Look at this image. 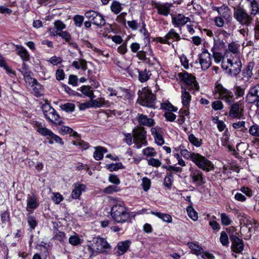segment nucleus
Returning <instances> with one entry per match:
<instances>
[{
  "label": "nucleus",
  "mask_w": 259,
  "mask_h": 259,
  "mask_svg": "<svg viewBox=\"0 0 259 259\" xmlns=\"http://www.w3.org/2000/svg\"><path fill=\"white\" fill-rule=\"evenodd\" d=\"M123 202L117 203L111 208V215L112 219L118 223L131 222V215L127 212Z\"/></svg>",
  "instance_id": "nucleus-1"
},
{
  "label": "nucleus",
  "mask_w": 259,
  "mask_h": 259,
  "mask_svg": "<svg viewBox=\"0 0 259 259\" xmlns=\"http://www.w3.org/2000/svg\"><path fill=\"white\" fill-rule=\"evenodd\" d=\"M93 241L95 248L93 247V244L88 246V250L91 253L90 257L99 253H107L111 249V245L104 238L97 236L93 238Z\"/></svg>",
  "instance_id": "nucleus-2"
},
{
  "label": "nucleus",
  "mask_w": 259,
  "mask_h": 259,
  "mask_svg": "<svg viewBox=\"0 0 259 259\" xmlns=\"http://www.w3.org/2000/svg\"><path fill=\"white\" fill-rule=\"evenodd\" d=\"M137 102L141 105L148 108H155L156 96L148 88H143L138 92Z\"/></svg>",
  "instance_id": "nucleus-3"
},
{
  "label": "nucleus",
  "mask_w": 259,
  "mask_h": 259,
  "mask_svg": "<svg viewBox=\"0 0 259 259\" xmlns=\"http://www.w3.org/2000/svg\"><path fill=\"white\" fill-rule=\"evenodd\" d=\"M213 92L216 99H221L228 104H231L234 102L233 93L224 88L221 84L216 83Z\"/></svg>",
  "instance_id": "nucleus-4"
},
{
  "label": "nucleus",
  "mask_w": 259,
  "mask_h": 259,
  "mask_svg": "<svg viewBox=\"0 0 259 259\" xmlns=\"http://www.w3.org/2000/svg\"><path fill=\"white\" fill-rule=\"evenodd\" d=\"M178 77L181 81H183L187 86L188 90L198 91L199 89L196 77L186 71L178 73Z\"/></svg>",
  "instance_id": "nucleus-5"
},
{
  "label": "nucleus",
  "mask_w": 259,
  "mask_h": 259,
  "mask_svg": "<svg viewBox=\"0 0 259 259\" xmlns=\"http://www.w3.org/2000/svg\"><path fill=\"white\" fill-rule=\"evenodd\" d=\"M192 161L200 169L208 172L214 169L212 162L199 153L193 154Z\"/></svg>",
  "instance_id": "nucleus-6"
},
{
  "label": "nucleus",
  "mask_w": 259,
  "mask_h": 259,
  "mask_svg": "<svg viewBox=\"0 0 259 259\" xmlns=\"http://www.w3.org/2000/svg\"><path fill=\"white\" fill-rule=\"evenodd\" d=\"M234 17L240 24L246 26L251 25L253 21L251 15L248 14L245 10L241 8L235 9Z\"/></svg>",
  "instance_id": "nucleus-7"
},
{
  "label": "nucleus",
  "mask_w": 259,
  "mask_h": 259,
  "mask_svg": "<svg viewBox=\"0 0 259 259\" xmlns=\"http://www.w3.org/2000/svg\"><path fill=\"white\" fill-rule=\"evenodd\" d=\"M133 138L137 147L140 148L142 145H146V131L143 126L137 127L133 130Z\"/></svg>",
  "instance_id": "nucleus-8"
},
{
  "label": "nucleus",
  "mask_w": 259,
  "mask_h": 259,
  "mask_svg": "<svg viewBox=\"0 0 259 259\" xmlns=\"http://www.w3.org/2000/svg\"><path fill=\"white\" fill-rule=\"evenodd\" d=\"M84 16L94 25L99 27H102L105 25L106 21L103 15L96 11H88L85 13Z\"/></svg>",
  "instance_id": "nucleus-9"
},
{
  "label": "nucleus",
  "mask_w": 259,
  "mask_h": 259,
  "mask_svg": "<svg viewBox=\"0 0 259 259\" xmlns=\"http://www.w3.org/2000/svg\"><path fill=\"white\" fill-rule=\"evenodd\" d=\"M199 63L203 70H207L211 64V58L210 54L207 50L204 49L202 52L199 55Z\"/></svg>",
  "instance_id": "nucleus-10"
},
{
  "label": "nucleus",
  "mask_w": 259,
  "mask_h": 259,
  "mask_svg": "<svg viewBox=\"0 0 259 259\" xmlns=\"http://www.w3.org/2000/svg\"><path fill=\"white\" fill-rule=\"evenodd\" d=\"M191 21L189 17L182 14L171 15V23L175 27L181 29V28Z\"/></svg>",
  "instance_id": "nucleus-11"
},
{
  "label": "nucleus",
  "mask_w": 259,
  "mask_h": 259,
  "mask_svg": "<svg viewBox=\"0 0 259 259\" xmlns=\"http://www.w3.org/2000/svg\"><path fill=\"white\" fill-rule=\"evenodd\" d=\"M190 177L192 182L197 186H201L205 183L203 173L197 169H190Z\"/></svg>",
  "instance_id": "nucleus-12"
},
{
  "label": "nucleus",
  "mask_w": 259,
  "mask_h": 259,
  "mask_svg": "<svg viewBox=\"0 0 259 259\" xmlns=\"http://www.w3.org/2000/svg\"><path fill=\"white\" fill-rule=\"evenodd\" d=\"M230 239L232 242L231 249L233 252L236 253H240L244 249L243 241L236 235L230 236Z\"/></svg>",
  "instance_id": "nucleus-13"
},
{
  "label": "nucleus",
  "mask_w": 259,
  "mask_h": 259,
  "mask_svg": "<svg viewBox=\"0 0 259 259\" xmlns=\"http://www.w3.org/2000/svg\"><path fill=\"white\" fill-rule=\"evenodd\" d=\"M243 106L238 102L232 105L230 111L229 115L233 118H241L243 116Z\"/></svg>",
  "instance_id": "nucleus-14"
},
{
  "label": "nucleus",
  "mask_w": 259,
  "mask_h": 259,
  "mask_svg": "<svg viewBox=\"0 0 259 259\" xmlns=\"http://www.w3.org/2000/svg\"><path fill=\"white\" fill-rule=\"evenodd\" d=\"M259 97V84L251 88L246 97L247 102L250 104L254 103L255 99Z\"/></svg>",
  "instance_id": "nucleus-15"
},
{
  "label": "nucleus",
  "mask_w": 259,
  "mask_h": 259,
  "mask_svg": "<svg viewBox=\"0 0 259 259\" xmlns=\"http://www.w3.org/2000/svg\"><path fill=\"white\" fill-rule=\"evenodd\" d=\"M44 116L46 119L56 125H61L64 123L62 120H61V117L57 113L56 110L54 108L53 109L52 111L48 112L44 115Z\"/></svg>",
  "instance_id": "nucleus-16"
},
{
  "label": "nucleus",
  "mask_w": 259,
  "mask_h": 259,
  "mask_svg": "<svg viewBox=\"0 0 259 259\" xmlns=\"http://www.w3.org/2000/svg\"><path fill=\"white\" fill-rule=\"evenodd\" d=\"M131 244V241L128 240L119 242L115 248L116 253L119 256L123 255L128 249Z\"/></svg>",
  "instance_id": "nucleus-17"
},
{
  "label": "nucleus",
  "mask_w": 259,
  "mask_h": 259,
  "mask_svg": "<svg viewBox=\"0 0 259 259\" xmlns=\"http://www.w3.org/2000/svg\"><path fill=\"white\" fill-rule=\"evenodd\" d=\"M137 120L140 125L152 127L155 123V120L151 118H149L146 115L138 114Z\"/></svg>",
  "instance_id": "nucleus-18"
},
{
  "label": "nucleus",
  "mask_w": 259,
  "mask_h": 259,
  "mask_svg": "<svg viewBox=\"0 0 259 259\" xmlns=\"http://www.w3.org/2000/svg\"><path fill=\"white\" fill-rule=\"evenodd\" d=\"M39 205V203L37 200L36 196L34 194L28 195L27 198V207L26 210L28 211L32 212Z\"/></svg>",
  "instance_id": "nucleus-19"
},
{
  "label": "nucleus",
  "mask_w": 259,
  "mask_h": 259,
  "mask_svg": "<svg viewBox=\"0 0 259 259\" xmlns=\"http://www.w3.org/2000/svg\"><path fill=\"white\" fill-rule=\"evenodd\" d=\"M172 7V4L163 3L158 4L155 6V8L157 10V13L159 15L164 16H167L170 11V8Z\"/></svg>",
  "instance_id": "nucleus-20"
},
{
  "label": "nucleus",
  "mask_w": 259,
  "mask_h": 259,
  "mask_svg": "<svg viewBox=\"0 0 259 259\" xmlns=\"http://www.w3.org/2000/svg\"><path fill=\"white\" fill-rule=\"evenodd\" d=\"M228 63L230 65V69L229 70V73L233 76H236L241 71V68L242 66L241 62L238 60L236 61L235 62L230 59H228Z\"/></svg>",
  "instance_id": "nucleus-21"
},
{
  "label": "nucleus",
  "mask_w": 259,
  "mask_h": 259,
  "mask_svg": "<svg viewBox=\"0 0 259 259\" xmlns=\"http://www.w3.org/2000/svg\"><path fill=\"white\" fill-rule=\"evenodd\" d=\"M109 102L106 101L103 98H99L96 100L92 99L87 102V108L91 107L100 108L104 106H108Z\"/></svg>",
  "instance_id": "nucleus-22"
},
{
  "label": "nucleus",
  "mask_w": 259,
  "mask_h": 259,
  "mask_svg": "<svg viewBox=\"0 0 259 259\" xmlns=\"http://www.w3.org/2000/svg\"><path fill=\"white\" fill-rule=\"evenodd\" d=\"M181 99L184 107L189 108L191 100V96L189 92L187 91V89L183 86L181 87Z\"/></svg>",
  "instance_id": "nucleus-23"
},
{
  "label": "nucleus",
  "mask_w": 259,
  "mask_h": 259,
  "mask_svg": "<svg viewBox=\"0 0 259 259\" xmlns=\"http://www.w3.org/2000/svg\"><path fill=\"white\" fill-rule=\"evenodd\" d=\"M74 189L71 193L73 199H77L79 197L83 191H85L86 186L84 184L75 183L73 185Z\"/></svg>",
  "instance_id": "nucleus-24"
},
{
  "label": "nucleus",
  "mask_w": 259,
  "mask_h": 259,
  "mask_svg": "<svg viewBox=\"0 0 259 259\" xmlns=\"http://www.w3.org/2000/svg\"><path fill=\"white\" fill-rule=\"evenodd\" d=\"M250 10L251 15L259 14V3L257 0H246Z\"/></svg>",
  "instance_id": "nucleus-25"
},
{
  "label": "nucleus",
  "mask_w": 259,
  "mask_h": 259,
  "mask_svg": "<svg viewBox=\"0 0 259 259\" xmlns=\"http://www.w3.org/2000/svg\"><path fill=\"white\" fill-rule=\"evenodd\" d=\"M72 66L77 70L85 71L88 69L87 62L83 59H79L73 61Z\"/></svg>",
  "instance_id": "nucleus-26"
},
{
  "label": "nucleus",
  "mask_w": 259,
  "mask_h": 259,
  "mask_svg": "<svg viewBox=\"0 0 259 259\" xmlns=\"http://www.w3.org/2000/svg\"><path fill=\"white\" fill-rule=\"evenodd\" d=\"M139 73V80L141 82H145L147 81L151 75L150 71L147 68L143 70H140L137 69Z\"/></svg>",
  "instance_id": "nucleus-27"
},
{
  "label": "nucleus",
  "mask_w": 259,
  "mask_h": 259,
  "mask_svg": "<svg viewBox=\"0 0 259 259\" xmlns=\"http://www.w3.org/2000/svg\"><path fill=\"white\" fill-rule=\"evenodd\" d=\"M32 88V92L34 95L37 97L41 96L43 95L42 93V85L36 80V82H34L31 85Z\"/></svg>",
  "instance_id": "nucleus-28"
},
{
  "label": "nucleus",
  "mask_w": 259,
  "mask_h": 259,
  "mask_svg": "<svg viewBox=\"0 0 259 259\" xmlns=\"http://www.w3.org/2000/svg\"><path fill=\"white\" fill-rule=\"evenodd\" d=\"M254 66L253 62H249L245 66L242 72L243 77L247 78H250L252 75V69Z\"/></svg>",
  "instance_id": "nucleus-29"
},
{
  "label": "nucleus",
  "mask_w": 259,
  "mask_h": 259,
  "mask_svg": "<svg viewBox=\"0 0 259 259\" xmlns=\"http://www.w3.org/2000/svg\"><path fill=\"white\" fill-rule=\"evenodd\" d=\"M151 214L156 216L158 218L161 219L163 221L167 222V223H171L172 222V217L171 216L165 213H161L160 212L154 211H152L151 212Z\"/></svg>",
  "instance_id": "nucleus-30"
},
{
  "label": "nucleus",
  "mask_w": 259,
  "mask_h": 259,
  "mask_svg": "<svg viewBox=\"0 0 259 259\" xmlns=\"http://www.w3.org/2000/svg\"><path fill=\"white\" fill-rule=\"evenodd\" d=\"M229 134L228 131H226L223 137L221 138L222 145L223 146L227 147L230 151H234V149L232 148V146L229 144Z\"/></svg>",
  "instance_id": "nucleus-31"
},
{
  "label": "nucleus",
  "mask_w": 259,
  "mask_h": 259,
  "mask_svg": "<svg viewBox=\"0 0 259 259\" xmlns=\"http://www.w3.org/2000/svg\"><path fill=\"white\" fill-rule=\"evenodd\" d=\"M107 152V149L102 147H97L94 153V157L96 160H100L103 158V154Z\"/></svg>",
  "instance_id": "nucleus-32"
},
{
  "label": "nucleus",
  "mask_w": 259,
  "mask_h": 259,
  "mask_svg": "<svg viewBox=\"0 0 259 259\" xmlns=\"http://www.w3.org/2000/svg\"><path fill=\"white\" fill-rule=\"evenodd\" d=\"M47 139H49V143L50 144H53L54 142L61 145H63L64 143L60 137L55 134L52 132H51L48 137H47Z\"/></svg>",
  "instance_id": "nucleus-33"
},
{
  "label": "nucleus",
  "mask_w": 259,
  "mask_h": 259,
  "mask_svg": "<svg viewBox=\"0 0 259 259\" xmlns=\"http://www.w3.org/2000/svg\"><path fill=\"white\" fill-rule=\"evenodd\" d=\"M166 35V38L168 39V41H169L170 39H172L173 41H178L181 39L180 34L173 28L170 29Z\"/></svg>",
  "instance_id": "nucleus-34"
},
{
  "label": "nucleus",
  "mask_w": 259,
  "mask_h": 259,
  "mask_svg": "<svg viewBox=\"0 0 259 259\" xmlns=\"http://www.w3.org/2000/svg\"><path fill=\"white\" fill-rule=\"evenodd\" d=\"M17 54L25 61L29 60V54L27 51L23 47H17Z\"/></svg>",
  "instance_id": "nucleus-35"
},
{
  "label": "nucleus",
  "mask_w": 259,
  "mask_h": 259,
  "mask_svg": "<svg viewBox=\"0 0 259 259\" xmlns=\"http://www.w3.org/2000/svg\"><path fill=\"white\" fill-rule=\"evenodd\" d=\"M226 47V44L223 40H214L213 46L211 48V51L220 52L221 51L225 49Z\"/></svg>",
  "instance_id": "nucleus-36"
},
{
  "label": "nucleus",
  "mask_w": 259,
  "mask_h": 259,
  "mask_svg": "<svg viewBox=\"0 0 259 259\" xmlns=\"http://www.w3.org/2000/svg\"><path fill=\"white\" fill-rule=\"evenodd\" d=\"M189 247L191 249L193 253L198 255L203 252V248L199 245L193 242H189L188 243Z\"/></svg>",
  "instance_id": "nucleus-37"
},
{
  "label": "nucleus",
  "mask_w": 259,
  "mask_h": 259,
  "mask_svg": "<svg viewBox=\"0 0 259 259\" xmlns=\"http://www.w3.org/2000/svg\"><path fill=\"white\" fill-rule=\"evenodd\" d=\"M110 9L112 12L115 14H119L122 9L121 4L117 1H113L110 6Z\"/></svg>",
  "instance_id": "nucleus-38"
},
{
  "label": "nucleus",
  "mask_w": 259,
  "mask_h": 259,
  "mask_svg": "<svg viewBox=\"0 0 259 259\" xmlns=\"http://www.w3.org/2000/svg\"><path fill=\"white\" fill-rule=\"evenodd\" d=\"M188 140L192 144L197 147H200L202 144V140L196 138L193 134L189 135Z\"/></svg>",
  "instance_id": "nucleus-39"
},
{
  "label": "nucleus",
  "mask_w": 259,
  "mask_h": 259,
  "mask_svg": "<svg viewBox=\"0 0 259 259\" xmlns=\"http://www.w3.org/2000/svg\"><path fill=\"white\" fill-rule=\"evenodd\" d=\"M187 211L188 216L193 221L198 220V213L192 206H188L187 208Z\"/></svg>",
  "instance_id": "nucleus-40"
},
{
  "label": "nucleus",
  "mask_w": 259,
  "mask_h": 259,
  "mask_svg": "<svg viewBox=\"0 0 259 259\" xmlns=\"http://www.w3.org/2000/svg\"><path fill=\"white\" fill-rule=\"evenodd\" d=\"M61 109L66 112H73L75 109V105L71 103H66L60 106Z\"/></svg>",
  "instance_id": "nucleus-41"
},
{
  "label": "nucleus",
  "mask_w": 259,
  "mask_h": 259,
  "mask_svg": "<svg viewBox=\"0 0 259 259\" xmlns=\"http://www.w3.org/2000/svg\"><path fill=\"white\" fill-rule=\"evenodd\" d=\"M56 34H58L59 36L61 37L63 39L65 40L66 42L69 43L71 39V37L69 32L66 31H61L58 32L56 30Z\"/></svg>",
  "instance_id": "nucleus-42"
},
{
  "label": "nucleus",
  "mask_w": 259,
  "mask_h": 259,
  "mask_svg": "<svg viewBox=\"0 0 259 259\" xmlns=\"http://www.w3.org/2000/svg\"><path fill=\"white\" fill-rule=\"evenodd\" d=\"M249 133L252 136L259 137V125L255 123L253 124L250 127Z\"/></svg>",
  "instance_id": "nucleus-43"
},
{
  "label": "nucleus",
  "mask_w": 259,
  "mask_h": 259,
  "mask_svg": "<svg viewBox=\"0 0 259 259\" xmlns=\"http://www.w3.org/2000/svg\"><path fill=\"white\" fill-rule=\"evenodd\" d=\"M69 242L73 246H77L81 243V240L78 235H72L69 238Z\"/></svg>",
  "instance_id": "nucleus-44"
},
{
  "label": "nucleus",
  "mask_w": 259,
  "mask_h": 259,
  "mask_svg": "<svg viewBox=\"0 0 259 259\" xmlns=\"http://www.w3.org/2000/svg\"><path fill=\"white\" fill-rule=\"evenodd\" d=\"M72 143L74 145L79 146L82 149H87L89 147V144L81 139H77L76 141H72Z\"/></svg>",
  "instance_id": "nucleus-45"
},
{
  "label": "nucleus",
  "mask_w": 259,
  "mask_h": 259,
  "mask_svg": "<svg viewBox=\"0 0 259 259\" xmlns=\"http://www.w3.org/2000/svg\"><path fill=\"white\" fill-rule=\"evenodd\" d=\"M21 72L24 77L26 82L28 83L30 85L34 82H36L37 80L34 78L31 77L27 71Z\"/></svg>",
  "instance_id": "nucleus-46"
},
{
  "label": "nucleus",
  "mask_w": 259,
  "mask_h": 259,
  "mask_svg": "<svg viewBox=\"0 0 259 259\" xmlns=\"http://www.w3.org/2000/svg\"><path fill=\"white\" fill-rule=\"evenodd\" d=\"M55 235L54 238L59 241L61 242H64L66 240V235L64 232L57 231L56 232L54 233Z\"/></svg>",
  "instance_id": "nucleus-47"
},
{
  "label": "nucleus",
  "mask_w": 259,
  "mask_h": 259,
  "mask_svg": "<svg viewBox=\"0 0 259 259\" xmlns=\"http://www.w3.org/2000/svg\"><path fill=\"white\" fill-rule=\"evenodd\" d=\"M144 155L148 157H154L156 156V152L153 148L147 147L143 150Z\"/></svg>",
  "instance_id": "nucleus-48"
},
{
  "label": "nucleus",
  "mask_w": 259,
  "mask_h": 259,
  "mask_svg": "<svg viewBox=\"0 0 259 259\" xmlns=\"http://www.w3.org/2000/svg\"><path fill=\"white\" fill-rule=\"evenodd\" d=\"M123 167L121 162L112 163L108 165V169L110 171H116Z\"/></svg>",
  "instance_id": "nucleus-49"
},
{
  "label": "nucleus",
  "mask_w": 259,
  "mask_h": 259,
  "mask_svg": "<svg viewBox=\"0 0 259 259\" xmlns=\"http://www.w3.org/2000/svg\"><path fill=\"white\" fill-rule=\"evenodd\" d=\"M61 126L59 127V133L62 135H65L66 134H71L73 132V129L67 126L61 125Z\"/></svg>",
  "instance_id": "nucleus-50"
},
{
  "label": "nucleus",
  "mask_w": 259,
  "mask_h": 259,
  "mask_svg": "<svg viewBox=\"0 0 259 259\" xmlns=\"http://www.w3.org/2000/svg\"><path fill=\"white\" fill-rule=\"evenodd\" d=\"M221 219L222 224L223 225L228 226L230 225L232 223V221L230 220V218L229 217L228 215H227L225 213H222L221 214Z\"/></svg>",
  "instance_id": "nucleus-51"
},
{
  "label": "nucleus",
  "mask_w": 259,
  "mask_h": 259,
  "mask_svg": "<svg viewBox=\"0 0 259 259\" xmlns=\"http://www.w3.org/2000/svg\"><path fill=\"white\" fill-rule=\"evenodd\" d=\"M120 190V188L116 186L110 185L106 187L103 192L107 194H111L113 192H118Z\"/></svg>",
  "instance_id": "nucleus-52"
},
{
  "label": "nucleus",
  "mask_w": 259,
  "mask_h": 259,
  "mask_svg": "<svg viewBox=\"0 0 259 259\" xmlns=\"http://www.w3.org/2000/svg\"><path fill=\"white\" fill-rule=\"evenodd\" d=\"M142 188L145 191H147L151 186V181L149 179L144 177L142 179Z\"/></svg>",
  "instance_id": "nucleus-53"
},
{
  "label": "nucleus",
  "mask_w": 259,
  "mask_h": 259,
  "mask_svg": "<svg viewBox=\"0 0 259 259\" xmlns=\"http://www.w3.org/2000/svg\"><path fill=\"white\" fill-rule=\"evenodd\" d=\"M27 222L31 229H34L37 225V221L33 216L29 215L27 218Z\"/></svg>",
  "instance_id": "nucleus-54"
},
{
  "label": "nucleus",
  "mask_w": 259,
  "mask_h": 259,
  "mask_svg": "<svg viewBox=\"0 0 259 259\" xmlns=\"http://www.w3.org/2000/svg\"><path fill=\"white\" fill-rule=\"evenodd\" d=\"M55 28L58 32L66 28V25L61 20H57L54 22Z\"/></svg>",
  "instance_id": "nucleus-55"
},
{
  "label": "nucleus",
  "mask_w": 259,
  "mask_h": 259,
  "mask_svg": "<svg viewBox=\"0 0 259 259\" xmlns=\"http://www.w3.org/2000/svg\"><path fill=\"white\" fill-rule=\"evenodd\" d=\"M84 20V17L82 16L77 15L73 18V21L75 25L77 27H81Z\"/></svg>",
  "instance_id": "nucleus-56"
},
{
  "label": "nucleus",
  "mask_w": 259,
  "mask_h": 259,
  "mask_svg": "<svg viewBox=\"0 0 259 259\" xmlns=\"http://www.w3.org/2000/svg\"><path fill=\"white\" fill-rule=\"evenodd\" d=\"M212 56L215 62L217 63H220L223 59L224 57L222 53L219 51H211Z\"/></svg>",
  "instance_id": "nucleus-57"
},
{
  "label": "nucleus",
  "mask_w": 259,
  "mask_h": 259,
  "mask_svg": "<svg viewBox=\"0 0 259 259\" xmlns=\"http://www.w3.org/2000/svg\"><path fill=\"white\" fill-rule=\"evenodd\" d=\"M180 153L184 157L188 159H191L192 161L193 154H196V153L189 152L187 149L181 150Z\"/></svg>",
  "instance_id": "nucleus-58"
},
{
  "label": "nucleus",
  "mask_w": 259,
  "mask_h": 259,
  "mask_svg": "<svg viewBox=\"0 0 259 259\" xmlns=\"http://www.w3.org/2000/svg\"><path fill=\"white\" fill-rule=\"evenodd\" d=\"M148 164L153 167H158L161 165V162L159 159L151 158L148 160Z\"/></svg>",
  "instance_id": "nucleus-59"
},
{
  "label": "nucleus",
  "mask_w": 259,
  "mask_h": 259,
  "mask_svg": "<svg viewBox=\"0 0 259 259\" xmlns=\"http://www.w3.org/2000/svg\"><path fill=\"white\" fill-rule=\"evenodd\" d=\"M78 79L77 75L73 74L70 75L68 78V84L74 87H76L78 85Z\"/></svg>",
  "instance_id": "nucleus-60"
},
{
  "label": "nucleus",
  "mask_w": 259,
  "mask_h": 259,
  "mask_svg": "<svg viewBox=\"0 0 259 259\" xmlns=\"http://www.w3.org/2000/svg\"><path fill=\"white\" fill-rule=\"evenodd\" d=\"M239 45L235 42H232L229 44L228 49L229 51L233 54H236L238 52Z\"/></svg>",
  "instance_id": "nucleus-61"
},
{
  "label": "nucleus",
  "mask_w": 259,
  "mask_h": 259,
  "mask_svg": "<svg viewBox=\"0 0 259 259\" xmlns=\"http://www.w3.org/2000/svg\"><path fill=\"white\" fill-rule=\"evenodd\" d=\"M220 240L221 243L223 245L226 246L228 244V237L227 233L225 231L221 232Z\"/></svg>",
  "instance_id": "nucleus-62"
},
{
  "label": "nucleus",
  "mask_w": 259,
  "mask_h": 259,
  "mask_svg": "<svg viewBox=\"0 0 259 259\" xmlns=\"http://www.w3.org/2000/svg\"><path fill=\"white\" fill-rule=\"evenodd\" d=\"M211 107L214 110H221L223 107L222 102L220 100H217L213 102L211 104Z\"/></svg>",
  "instance_id": "nucleus-63"
},
{
  "label": "nucleus",
  "mask_w": 259,
  "mask_h": 259,
  "mask_svg": "<svg viewBox=\"0 0 259 259\" xmlns=\"http://www.w3.org/2000/svg\"><path fill=\"white\" fill-rule=\"evenodd\" d=\"M48 61L53 65H57L58 64L62 63V59L61 57L54 56L52 57Z\"/></svg>",
  "instance_id": "nucleus-64"
}]
</instances>
